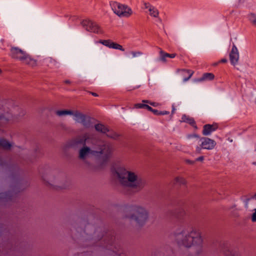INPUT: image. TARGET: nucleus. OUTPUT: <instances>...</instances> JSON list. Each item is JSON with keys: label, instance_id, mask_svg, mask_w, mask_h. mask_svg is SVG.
Segmentation results:
<instances>
[{"label": "nucleus", "instance_id": "obj_25", "mask_svg": "<svg viewBox=\"0 0 256 256\" xmlns=\"http://www.w3.org/2000/svg\"><path fill=\"white\" fill-rule=\"evenodd\" d=\"M248 18L252 24L256 26V14L251 13L248 15Z\"/></svg>", "mask_w": 256, "mask_h": 256}, {"label": "nucleus", "instance_id": "obj_32", "mask_svg": "<svg viewBox=\"0 0 256 256\" xmlns=\"http://www.w3.org/2000/svg\"><path fill=\"white\" fill-rule=\"evenodd\" d=\"M254 212L252 216V222H256V208L254 210Z\"/></svg>", "mask_w": 256, "mask_h": 256}, {"label": "nucleus", "instance_id": "obj_43", "mask_svg": "<svg viewBox=\"0 0 256 256\" xmlns=\"http://www.w3.org/2000/svg\"><path fill=\"white\" fill-rule=\"evenodd\" d=\"M221 62L225 63L227 62V60L226 58H222L220 60Z\"/></svg>", "mask_w": 256, "mask_h": 256}, {"label": "nucleus", "instance_id": "obj_28", "mask_svg": "<svg viewBox=\"0 0 256 256\" xmlns=\"http://www.w3.org/2000/svg\"><path fill=\"white\" fill-rule=\"evenodd\" d=\"M142 102L143 103L148 104L150 105H151V106H153L154 107H156V106H159V104L158 103L156 102H150L149 100H142Z\"/></svg>", "mask_w": 256, "mask_h": 256}, {"label": "nucleus", "instance_id": "obj_40", "mask_svg": "<svg viewBox=\"0 0 256 256\" xmlns=\"http://www.w3.org/2000/svg\"><path fill=\"white\" fill-rule=\"evenodd\" d=\"M254 200H256V194L248 200L250 202H253Z\"/></svg>", "mask_w": 256, "mask_h": 256}, {"label": "nucleus", "instance_id": "obj_34", "mask_svg": "<svg viewBox=\"0 0 256 256\" xmlns=\"http://www.w3.org/2000/svg\"><path fill=\"white\" fill-rule=\"evenodd\" d=\"M152 112H153L154 114L155 115H156V116H159L160 115V111L157 110H155V109H153L152 108V110H151Z\"/></svg>", "mask_w": 256, "mask_h": 256}, {"label": "nucleus", "instance_id": "obj_4", "mask_svg": "<svg viewBox=\"0 0 256 256\" xmlns=\"http://www.w3.org/2000/svg\"><path fill=\"white\" fill-rule=\"evenodd\" d=\"M9 56L12 58L32 66H36V60L32 58L29 54L17 46H10Z\"/></svg>", "mask_w": 256, "mask_h": 256}, {"label": "nucleus", "instance_id": "obj_30", "mask_svg": "<svg viewBox=\"0 0 256 256\" xmlns=\"http://www.w3.org/2000/svg\"><path fill=\"white\" fill-rule=\"evenodd\" d=\"M142 4L144 5V8H145V9H148V10H150V8L152 7V5H151L150 4V3L148 2H142Z\"/></svg>", "mask_w": 256, "mask_h": 256}, {"label": "nucleus", "instance_id": "obj_44", "mask_svg": "<svg viewBox=\"0 0 256 256\" xmlns=\"http://www.w3.org/2000/svg\"><path fill=\"white\" fill-rule=\"evenodd\" d=\"M192 136L194 138H200V136L196 134H192Z\"/></svg>", "mask_w": 256, "mask_h": 256}, {"label": "nucleus", "instance_id": "obj_23", "mask_svg": "<svg viewBox=\"0 0 256 256\" xmlns=\"http://www.w3.org/2000/svg\"><path fill=\"white\" fill-rule=\"evenodd\" d=\"M150 12V15L155 17L158 18L159 14V12L158 10L154 6H152V7L149 10Z\"/></svg>", "mask_w": 256, "mask_h": 256}, {"label": "nucleus", "instance_id": "obj_35", "mask_svg": "<svg viewBox=\"0 0 256 256\" xmlns=\"http://www.w3.org/2000/svg\"><path fill=\"white\" fill-rule=\"evenodd\" d=\"M166 56L168 57V58H174L176 56V54H168L167 53V54H166Z\"/></svg>", "mask_w": 256, "mask_h": 256}, {"label": "nucleus", "instance_id": "obj_8", "mask_svg": "<svg viewBox=\"0 0 256 256\" xmlns=\"http://www.w3.org/2000/svg\"><path fill=\"white\" fill-rule=\"evenodd\" d=\"M82 26L88 32L96 34H102L104 30L102 28L95 22L86 19L80 22Z\"/></svg>", "mask_w": 256, "mask_h": 256}, {"label": "nucleus", "instance_id": "obj_7", "mask_svg": "<svg viewBox=\"0 0 256 256\" xmlns=\"http://www.w3.org/2000/svg\"><path fill=\"white\" fill-rule=\"evenodd\" d=\"M74 120L77 122L81 124L85 128H90L93 126L95 119L76 111L74 114Z\"/></svg>", "mask_w": 256, "mask_h": 256}, {"label": "nucleus", "instance_id": "obj_24", "mask_svg": "<svg viewBox=\"0 0 256 256\" xmlns=\"http://www.w3.org/2000/svg\"><path fill=\"white\" fill-rule=\"evenodd\" d=\"M166 54H167L166 52H165L162 50L160 49V57L158 58V60L161 61V62H166V58H168L166 56Z\"/></svg>", "mask_w": 256, "mask_h": 256}, {"label": "nucleus", "instance_id": "obj_42", "mask_svg": "<svg viewBox=\"0 0 256 256\" xmlns=\"http://www.w3.org/2000/svg\"><path fill=\"white\" fill-rule=\"evenodd\" d=\"M90 94H92L94 96H98V94L96 93V92H90Z\"/></svg>", "mask_w": 256, "mask_h": 256}, {"label": "nucleus", "instance_id": "obj_22", "mask_svg": "<svg viewBox=\"0 0 256 256\" xmlns=\"http://www.w3.org/2000/svg\"><path fill=\"white\" fill-rule=\"evenodd\" d=\"M74 113L73 111L70 110H62L56 112V114L58 116H62L67 114L74 115Z\"/></svg>", "mask_w": 256, "mask_h": 256}, {"label": "nucleus", "instance_id": "obj_19", "mask_svg": "<svg viewBox=\"0 0 256 256\" xmlns=\"http://www.w3.org/2000/svg\"><path fill=\"white\" fill-rule=\"evenodd\" d=\"M94 128L97 132H100L103 134H106L107 132H108V128L102 124H95Z\"/></svg>", "mask_w": 256, "mask_h": 256}, {"label": "nucleus", "instance_id": "obj_33", "mask_svg": "<svg viewBox=\"0 0 256 256\" xmlns=\"http://www.w3.org/2000/svg\"><path fill=\"white\" fill-rule=\"evenodd\" d=\"M202 146H197L196 148V152L197 154H200L201 152V150H202Z\"/></svg>", "mask_w": 256, "mask_h": 256}, {"label": "nucleus", "instance_id": "obj_12", "mask_svg": "<svg viewBox=\"0 0 256 256\" xmlns=\"http://www.w3.org/2000/svg\"><path fill=\"white\" fill-rule=\"evenodd\" d=\"M239 54L237 48L235 44H233L232 49L230 54V59L232 64L236 65L238 60Z\"/></svg>", "mask_w": 256, "mask_h": 256}, {"label": "nucleus", "instance_id": "obj_10", "mask_svg": "<svg viewBox=\"0 0 256 256\" xmlns=\"http://www.w3.org/2000/svg\"><path fill=\"white\" fill-rule=\"evenodd\" d=\"M200 140L201 142L200 146L203 149L212 150L216 145V142L214 140L208 138H200Z\"/></svg>", "mask_w": 256, "mask_h": 256}, {"label": "nucleus", "instance_id": "obj_15", "mask_svg": "<svg viewBox=\"0 0 256 256\" xmlns=\"http://www.w3.org/2000/svg\"><path fill=\"white\" fill-rule=\"evenodd\" d=\"M182 122L189 124L195 129L196 130L198 128L196 122L192 118L186 115H183L182 117Z\"/></svg>", "mask_w": 256, "mask_h": 256}, {"label": "nucleus", "instance_id": "obj_14", "mask_svg": "<svg viewBox=\"0 0 256 256\" xmlns=\"http://www.w3.org/2000/svg\"><path fill=\"white\" fill-rule=\"evenodd\" d=\"M218 128L217 124H207L204 126L202 130V134L204 136H208L211 133L215 131Z\"/></svg>", "mask_w": 256, "mask_h": 256}, {"label": "nucleus", "instance_id": "obj_41", "mask_svg": "<svg viewBox=\"0 0 256 256\" xmlns=\"http://www.w3.org/2000/svg\"><path fill=\"white\" fill-rule=\"evenodd\" d=\"M139 87H140V86H136L135 87H133V88H131L130 89H128V90H135V89L138 88Z\"/></svg>", "mask_w": 256, "mask_h": 256}, {"label": "nucleus", "instance_id": "obj_49", "mask_svg": "<svg viewBox=\"0 0 256 256\" xmlns=\"http://www.w3.org/2000/svg\"><path fill=\"white\" fill-rule=\"evenodd\" d=\"M174 109H173V110L172 111V112H174Z\"/></svg>", "mask_w": 256, "mask_h": 256}, {"label": "nucleus", "instance_id": "obj_9", "mask_svg": "<svg viewBox=\"0 0 256 256\" xmlns=\"http://www.w3.org/2000/svg\"><path fill=\"white\" fill-rule=\"evenodd\" d=\"M12 106V102L8 100L4 104H0V126H3L10 120V116L8 110Z\"/></svg>", "mask_w": 256, "mask_h": 256}, {"label": "nucleus", "instance_id": "obj_48", "mask_svg": "<svg viewBox=\"0 0 256 256\" xmlns=\"http://www.w3.org/2000/svg\"><path fill=\"white\" fill-rule=\"evenodd\" d=\"M252 164L256 166V162H253Z\"/></svg>", "mask_w": 256, "mask_h": 256}, {"label": "nucleus", "instance_id": "obj_17", "mask_svg": "<svg viewBox=\"0 0 256 256\" xmlns=\"http://www.w3.org/2000/svg\"><path fill=\"white\" fill-rule=\"evenodd\" d=\"M182 74L184 76L183 82L188 81L192 76L194 72L191 70H182Z\"/></svg>", "mask_w": 256, "mask_h": 256}, {"label": "nucleus", "instance_id": "obj_36", "mask_svg": "<svg viewBox=\"0 0 256 256\" xmlns=\"http://www.w3.org/2000/svg\"><path fill=\"white\" fill-rule=\"evenodd\" d=\"M170 112L166 110L160 111V115H166L169 114Z\"/></svg>", "mask_w": 256, "mask_h": 256}, {"label": "nucleus", "instance_id": "obj_5", "mask_svg": "<svg viewBox=\"0 0 256 256\" xmlns=\"http://www.w3.org/2000/svg\"><path fill=\"white\" fill-rule=\"evenodd\" d=\"M132 211L133 214L130 215V218L134 220L138 224L144 225L148 219V212L144 207L138 206H134Z\"/></svg>", "mask_w": 256, "mask_h": 256}, {"label": "nucleus", "instance_id": "obj_20", "mask_svg": "<svg viewBox=\"0 0 256 256\" xmlns=\"http://www.w3.org/2000/svg\"><path fill=\"white\" fill-rule=\"evenodd\" d=\"M12 145L7 140L4 139H0V148L5 150L10 149Z\"/></svg>", "mask_w": 256, "mask_h": 256}, {"label": "nucleus", "instance_id": "obj_26", "mask_svg": "<svg viewBox=\"0 0 256 256\" xmlns=\"http://www.w3.org/2000/svg\"><path fill=\"white\" fill-rule=\"evenodd\" d=\"M107 132L108 133H106V136L109 138H112L114 139H116L119 136V135L114 132L110 131L108 130V132Z\"/></svg>", "mask_w": 256, "mask_h": 256}, {"label": "nucleus", "instance_id": "obj_31", "mask_svg": "<svg viewBox=\"0 0 256 256\" xmlns=\"http://www.w3.org/2000/svg\"><path fill=\"white\" fill-rule=\"evenodd\" d=\"M145 104H134V108H144Z\"/></svg>", "mask_w": 256, "mask_h": 256}, {"label": "nucleus", "instance_id": "obj_1", "mask_svg": "<svg viewBox=\"0 0 256 256\" xmlns=\"http://www.w3.org/2000/svg\"><path fill=\"white\" fill-rule=\"evenodd\" d=\"M114 174L120 184V191L124 194H131L132 188L136 192L140 191L146 185L144 180L138 178L136 173L128 171L122 166L116 168Z\"/></svg>", "mask_w": 256, "mask_h": 256}, {"label": "nucleus", "instance_id": "obj_45", "mask_svg": "<svg viewBox=\"0 0 256 256\" xmlns=\"http://www.w3.org/2000/svg\"><path fill=\"white\" fill-rule=\"evenodd\" d=\"M65 82L66 84H70V81L68 80H66L65 81Z\"/></svg>", "mask_w": 256, "mask_h": 256}, {"label": "nucleus", "instance_id": "obj_13", "mask_svg": "<svg viewBox=\"0 0 256 256\" xmlns=\"http://www.w3.org/2000/svg\"><path fill=\"white\" fill-rule=\"evenodd\" d=\"M222 246V252L226 256H240L238 251L231 250L227 243L224 244Z\"/></svg>", "mask_w": 256, "mask_h": 256}, {"label": "nucleus", "instance_id": "obj_50", "mask_svg": "<svg viewBox=\"0 0 256 256\" xmlns=\"http://www.w3.org/2000/svg\"><path fill=\"white\" fill-rule=\"evenodd\" d=\"M1 72H2V70H1L0 69V74L1 73Z\"/></svg>", "mask_w": 256, "mask_h": 256}, {"label": "nucleus", "instance_id": "obj_39", "mask_svg": "<svg viewBox=\"0 0 256 256\" xmlns=\"http://www.w3.org/2000/svg\"><path fill=\"white\" fill-rule=\"evenodd\" d=\"M186 162L188 164H194L195 162V160L194 161H192V160H186Z\"/></svg>", "mask_w": 256, "mask_h": 256}, {"label": "nucleus", "instance_id": "obj_2", "mask_svg": "<svg viewBox=\"0 0 256 256\" xmlns=\"http://www.w3.org/2000/svg\"><path fill=\"white\" fill-rule=\"evenodd\" d=\"M175 236L178 244L186 248L200 246L202 242L198 230L192 228H184L181 232L176 233Z\"/></svg>", "mask_w": 256, "mask_h": 256}, {"label": "nucleus", "instance_id": "obj_18", "mask_svg": "<svg viewBox=\"0 0 256 256\" xmlns=\"http://www.w3.org/2000/svg\"><path fill=\"white\" fill-rule=\"evenodd\" d=\"M88 134H84L82 136H79L77 137L74 140V142L76 144H85L86 141L88 138Z\"/></svg>", "mask_w": 256, "mask_h": 256}, {"label": "nucleus", "instance_id": "obj_6", "mask_svg": "<svg viewBox=\"0 0 256 256\" xmlns=\"http://www.w3.org/2000/svg\"><path fill=\"white\" fill-rule=\"evenodd\" d=\"M110 5L114 13L120 17L128 18L132 14V9L126 5L116 2H110Z\"/></svg>", "mask_w": 256, "mask_h": 256}, {"label": "nucleus", "instance_id": "obj_16", "mask_svg": "<svg viewBox=\"0 0 256 256\" xmlns=\"http://www.w3.org/2000/svg\"><path fill=\"white\" fill-rule=\"evenodd\" d=\"M214 78V74L212 73L206 72L203 74L202 76L196 81L199 82L204 80H211Z\"/></svg>", "mask_w": 256, "mask_h": 256}, {"label": "nucleus", "instance_id": "obj_27", "mask_svg": "<svg viewBox=\"0 0 256 256\" xmlns=\"http://www.w3.org/2000/svg\"><path fill=\"white\" fill-rule=\"evenodd\" d=\"M130 54L132 55V58L138 57L142 54V52L140 51H131Z\"/></svg>", "mask_w": 256, "mask_h": 256}, {"label": "nucleus", "instance_id": "obj_37", "mask_svg": "<svg viewBox=\"0 0 256 256\" xmlns=\"http://www.w3.org/2000/svg\"><path fill=\"white\" fill-rule=\"evenodd\" d=\"M144 108L145 109H146L148 110L149 111H150L152 110V108H151L150 106H149L148 105L146 104H145V106H144Z\"/></svg>", "mask_w": 256, "mask_h": 256}, {"label": "nucleus", "instance_id": "obj_46", "mask_svg": "<svg viewBox=\"0 0 256 256\" xmlns=\"http://www.w3.org/2000/svg\"><path fill=\"white\" fill-rule=\"evenodd\" d=\"M188 138H192L193 137L192 136V135H189L188 136Z\"/></svg>", "mask_w": 256, "mask_h": 256}, {"label": "nucleus", "instance_id": "obj_3", "mask_svg": "<svg viewBox=\"0 0 256 256\" xmlns=\"http://www.w3.org/2000/svg\"><path fill=\"white\" fill-rule=\"evenodd\" d=\"M89 154L96 156L101 155L99 158V166L100 168H103L107 164L110 156L111 150L108 146L106 145L100 147L98 151L92 150L90 148L84 146L80 150L79 158L80 159L84 160Z\"/></svg>", "mask_w": 256, "mask_h": 256}, {"label": "nucleus", "instance_id": "obj_11", "mask_svg": "<svg viewBox=\"0 0 256 256\" xmlns=\"http://www.w3.org/2000/svg\"><path fill=\"white\" fill-rule=\"evenodd\" d=\"M100 43L102 44L106 47H108L110 48L118 50L122 52L124 50V49L123 48L122 45L118 43L113 42L110 40H100Z\"/></svg>", "mask_w": 256, "mask_h": 256}, {"label": "nucleus", "instance_id": "obj_47", "mask_svg": "<svg viewBox=\"0 0 256 256\" xmlns=\"http://www.w3.org/2000/svg\"><path fill=\"white\" fill-rule=\"evenodd\" d=\"M112 238L110 242H108L109 244H112Z\"/></svg>", "mask_w": 256, "mask_h": 256}, {"label": "nucleus", "instance_id": "obj_21", "mask_svg": "<svg viewBox=\"0 0 256 256\" xmlns=\"http://www.w3.org/2000/svg\"><path fill=\"white\" fill-rule=\"evenodd\" d=\"M174 184L178 185H184L186 184V180L181 176H177L174 180Z\"/></svg>", "mask_w": 256, "mask_h": 256}, {"label": "nucleus", "instance_id": "obj_38", "mask_svg": "<svg viewBox=\"0 0 256 256\" xmlns=\"http://www.w3.org/2000/svg\"><path fill=\"white\" fill-rule=\"evenodd\" d=\"M204 160V157L203 156H200L196 158L195 160V162H196V161L202 162Z\"/></svg>", "mask_w": 256, "mask_h": 256}, {"label": "nucleus", "instance_id": "obj_29", "mask_svg": "<svg viewBox=\"0 0 256 256\" xmlns=\"http://www.w3.org/2000/svg\"><path fill=\"white\" fill-rule=\"evenodd\" d=\"M185 214V212L183 210H180L177 214H175V217L178 219H180L181 216Z\"/></svg>", "mask_w": 256, "mask_h": 256}]
</instances>
